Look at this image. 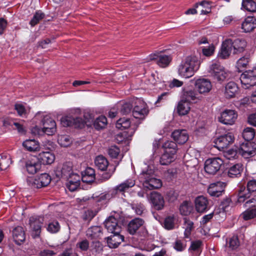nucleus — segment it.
I'll return each instance as SVG.
<instances>
[{"label": "nucleus", "mask_w": 256, "mask_h": 256, "mask_svg": "<svg viewBox=\"0 0 256 256\" xmlns=\"http://www.w3.org/2000/svg\"><path fill=\"white\" fill-rule=\"evenodd\" d=\"M200 65L198 57L196 56H188L180 64L178 69V74L183 78H189L198 70Z\"/></svg>", "instance_id": "f257e3e1"}, {"label": "nucleus", "mask_w": 256, "mask_h": 256, "mask_svg": "<svg viewBox=\"0 0 256 256\" xmlns=\"http://www.w3.org/2000/svg\"><path fill=\"white\" fill-rule=\"evenodd\" d=\"M96 166L101 171H106L102 178L104 181L109 180L116 171V166L109 164L106 157L102 155L97 156L94 160Z\"/></svg>", "instance_id": "f03ea898"}, {"label": "nucleus", "mask_w": 256, "mask_h": 256, "mask_svg": "<svg viewBox=\"0 0 256 256\" xmlns=\"http://www.w3.org/2000/svg\"><path fill=\"white\" fill-rule=\"evenodd\" d=\"M256 191V180H249L246 187L242 186L240 187L238 194V202L240 203L244 202L248 198H250L252 193ZM236 197L233 196V198Z\"/></svg>", "instance_id": "7ed1b4c3"}, {"label": "nucleus", "mask_w": 256, "mask_h": 256, "mask_svg": "<svg viewBox=\"0 0 256 256\" xmlns=\"http://www.w3.org/2000/svg\"><path fill=\"white\" fill-rule=\"evenodd\" d=\"M223 164L224 160L218 157L208 158L204 162V170L210 174H214Z\"/></svg>", "instance_id": "20e7f679"}, {"label": "nucleus", "mask_w": 256, "mask_h": 256, "mask_svg": "<svg viewBox=\"0 0 256 256\" xmlns=\"http://www.w3.org/2000/svg\"><path fill=\"white\" fill-rule=\"evenodd\" d=\"M144 224V221L143 219L139 218H134L128 224L127 226L128 232L134 235L136 233H139L138 232L139 229L142 230V234L141 236H146L148 232L146 228H143Z\"/></svg>", "instance_id": "39448f33"}, {"label": "nucleus", "mask_w": 256, "mask_h": 256, "mask_svg": "<svg viewBox=\"0 0 256 256\" xmlns=\"http://www.w3.org/2000/svg\"><path fill=\"white\" fill-rule=\"evenodd\" d=\"M149 110L146 104L140 100H137L134 102L132 110V116L136 118L144 120Z\"/></svg>", "instance_id": "423d86ee"}, {"label": "nucleus", "mask_w": 256, "mask_h": 256, "mask_svg": "<svg viewBox=\"0 0 256 256\" xmlns=\"http://www.w3.org/2000/svg\"><path fill=\"white\" fill-rule=\"evenodd\" d=\"M234 138L231 132L220 136L216 138L214 142V146L220 150H222L234 142Z\"/></svg>", "instance_id": "0eeeda50"}, {"label": "nucleus", "mask_w": 256, "mask_h": 256, "mask_svg": "<svg viewBox=\"0 0 256 256\" xmlns=\"http://www.w3.org/2000/svg\"><path fill=\"white\" fill-rule=\"evenodd\" d=\"M52 180L51 176L47 173L38 176L36 178L30 180L29 185L32 188H40L47 186Z\"/></svg>", "instance_id": "6e6552de"}, {"label": "nucleus", "mask_w": 256, "mask_h": 256, "mask_svg": "<svg viewBox=\"0 0 256 256\" xmlns=\"http://www.w3.org/2000/svg\"><path fill=\"white\" fill-rule=\"evenodd\" d=\"M202 96L196 88H184L182 89L181 98L189 103H196L202 99Z\"/></svg>", "instance_id": "1a4fd4ad"}, {"label": "nucleus", "mask_w": 256, "mask_h": 256, "mask_svg": "<svg viewBox=\"0 0 256 256\" xmlns=\"http://www.w3.org/2000/svg\"><path fill=\"white\" fill-rule=\"evenodd\" d=\"M238 118L236 112L232 110H226L218 116V121L226 125L233 124Z\"/></svg>", "instance_id": "9d476101"}, {"label": "nucleus", "mask_w": 256, "mask_h": 256, "mask_svg": "<svg viewBox=\"0 0 256 256\" xmlns=\"http://www.w3.org/2000/svg\"><path fill=\"white\" fill-rule=\"evenodd\" d=\"M210 70L214 78L220 82H224L228 76L224 68L219 63L212 64L210 66Z\"/></svg>", "instance_id": "9b49d317"}, {"label": "nucleus", "mask_w": 256, "mask_h": 256, "mask_svg": "<svg viewBox=\"0 0 256 256\" xmlns=\"http://www.w3.org/2000/svg\"><path fill=\"white\" fill-rule=\"evenodd\" d=\"M252 70L243 72L240 77V80L244 88H248L256 84V74Z\"/></svg>", "instance_id": "f8f14e48"}, {"label": "nucleus", "mask_w": 256, "mask_h": 256, "mask_svg": "<svg viewBox=\"0 0 256 256\" xmlns=\"http://www.w3.org/2000/svg\"><path fill=\"white\" fill-rule=\"evenodd\" d=\"M61 122L64 126H74L76 128H82L85 126V121L81 118L66 116L62 118Z\"/></svg>", "instance_id": "ddd939ff"}, {"label": "nucleus", "mask_w": 256, "mask_h": 256, "mask_svg": "<svg viewBox=\"0 0 256 256\" xmlns=\"http://www.w3.org/2000/svg\"><path fill=\"white\" fill-rule=\"evenodd\" d=\"M195 88L198 94H206L209 92L212 88L210 81L206 78H198L194 82Z\"/></svg>", "instance_id": "4468645a"}, {"label": "nucleus", "mask_w": 256, "mask_h": 256, "mask_svg": "<svg viewBox=\"0 0 256 256\" xmlns=\"http://www.w3.org/2000/svg\"><path fill=\"white\" fill-rule=\"evenodd\" d=\"M104 226L109 232H120L122 230L121 224L118 220L113 216H109L104 222Z\"/></svg>", "instance_id": "2eb2a0df"}, {"label": "nucleus", "mask_w": 256, "mask_h": 256, "mask_svg": "<svg viewBox=\"0 0 256 256\" xmlns=\"http://www.w3.org/2000/svg\"><path fill=\"white\" fill-rule=\"evenodd\" d=\"M43 220L41 221L39 218L31 217L29 220L30 228L32 230L31 236L33 238H40Z\"/></svg>", "instance_id": "dca6fc26"}, {"label": "nucleus", "mask_w": 256, "mask_h": 256, "mask_svg": "<svg viewBox=\"0 0 256 256\" xmlns=\"http://www.w3.org/2000/svg\"><path fill=\"white\" fill-rule=\"evenodd\" d=\"M42 123L45 134L48 136L53 135L56 130V122L50 116H44Z\"/></svg>", "instance_id": "f3484780"}, {"label": "nucleus", "mask_w": 256, "mask_h": 256, "mask_svg": "<svg viewBox=\"0 0 256 256\" xmlns=\"http://www.w3.org/2000/svg\"><path fill=\"white\" fill-rule=\"evenodd\" d=\"M256 200L254 198H252L246 202L245 207L250 208L243 213V218L244 220H248L256 217Z\"/></svg>", "instance_id": "a211bd4d"}, {"label": "nucleus", "mask_w": 256, "mask_h": 256, "mask_svg": "<svg viewBox=\"0 0 256 256\" xmlns=\"http://www.w3.org/2000/svg\"><path fill=\"white\" fill-rule=\"evenodd\" d=\"M225 186V183L222 182L212 183L208 188V192L212 196L219 197L224 193Z\"/></svg>", "instance_id": "6ab92c4d"}, {"label": "nucleus", "mask_w": 256, "mask_h": 256, "mask_svg": "<svg viewBox=\"0 0 256 256\" xmlns=\"http://www.w3.org/2000/svg\"><path fill=\"white\" fill-rule=\"evenodd\" d=\"M194 204L196 210L200 213L206 212L210 208L208 200L203 196H198L196 198Z\"/></svg>", "instance_id": "aec40b11"}, {"label": "nucleus", "mask_w": 256, "mask_h": 256, "mask_svg": "<svg viewBox=\"0 0 256 256\" xmlns=\"http://www.w3.org/2000/svg\"><path fill=\"white\" fill-rule=\"evenodd\" d=\"M242 155L252 156L256 154V144L254 142H244L240 146Z\"/></svg>", "instance_id": "412c9836"}, {"label": "nucleus", "mask_w": 256, "mask_h": 256, "mask_svg": "<svg viewBox=\"0 0 256 256\" xmlns=\"http://www.w3.org/2000/svg\"><path fill=\"white\" fill-rule=\"evenodd\" d=\"M150 202L154 208L158 210H162L164 206V200L162 194L158 192H152L150 196Z\"/></svg>", "instance_id": "4be33fe9"}, {"label": "nucleus", "mask_w": 256, "mask_h": 256, "mask_svg": "<svg viewBox=\"0 0 256 256\" xmlns=\"http://www.w3.org/2000/svg\"><path fill=\"white\" fill-rule=\"evenodd\" d=\"M124 236L120 232H114L106 238L108 246L110 248H116L124 241Z\"/></svg>", "instance_id": "5701e85b"}, {"label": "nucleus", "mask_w": 256, "mask_h": 256, "mask_svg": "<svg viewBox=\"0 0 256 256\" xmlns=\"http://www.w3.org/2000/svg\"><path fill=\"white\" fill-rule=\"evenodd\" d=\"M141 174L144 176H146L144 184L150 190L158 189L162 186V181L160 179L154 178H149V176H147L148 173L146 172L142 171Z\"/></svg>", "instance_id": "b1692460"}, {"label": "nucleus", "mask_w": 256, "mask_h": 256, "mask_svg": "<svg viewBox=\"0 0 256 256\" xmlns=\"http://www.w3.org/2000/svg\"><path fill=\"white\" fill-rule=\"evenodd\" d=\"M172 137L176 143L182 144L186 143L188 139V135L185 130H176L172 134Z\"/></svg>", "instance_id": "393cba45"}, {"label": "nucleus", "mask_w": 256, "mask_h": 256, "mask_svg": "<svg viewBox=\"0 0 256 256\" xmlns=\"http://www.w3.org/2000/svg\"><path fill=\"white\" fill-rule=\"evenodd\" d=\"M150 60H156V64L162 68H165L168 66L171 61L170 56L158 54H152L149 56Z\"/></svg>", "instance_id": "a878e982"}, {"label": "nucleus", "mask_w": 256, "mask_h": 256, "mask_svg": "<svg viewBox=\"0 0 256 256\" xmlns=\"http://www.w3.org/2000/svg\"><path fill=\"white\" fill-rule=\"evenodd\" d=\"M36 160L40 164H50L54 162L55 156L50 152H42L38 154Z\"/></svg>", "instance_id": "bb28decb"}, {"label": "nucleus", "mask_w": 256, "mask_h": 256, "mask_svg": "<svg viewBox=\"0 0 256 256\" xmlns=\"http://www.w3.org/2000/svg\"><path fill=\"white\" fill-rule=\"evenodd\" d=\"M230 44L234 54L242 52L247 44L246 42L243 38H236L234 40L230 38Z\"/></svg>", "instance_id": "cd10ccee"}, {"label": "nucleus", "mask_w": 256, "mask_h": 256, "mask_svg": "<svg viewBox=\"0 0 256 256\" xmlns=\"http://www.w3.org/2000/svg\"><path fill=\"white\" fill-rule=\"evenodd\" d=\"M12 237L15 243L18 245H20L26 240L24 228L20 226L16 227L12 230Z\"/></svg>", "instance_id": "c85d7f7f"}, {"label": "nucleus", "mask_w": 256, "mask_h": 256, "mask_svg": "<svg viewBox=\"0 0 256 256\" xmlns=\"http://www.w3.org/2000/svg\"><path fill=\"white\" fill-rule=\"evenodd\" d=\"M230 44V38L226 39L222 42L221 49L218 53L219 58L226 59L230 56L232 50Z\"/></svg>", "instance_id": "c756f323"}, {"label": "nucleus", "mask_w": 256, "mask_h": 256, "mask_svg": "<svg viewBox=\"0 0 256 256\" xmlns=\"http://www.w3.org/2000/svg\"><path fill=\"white\" fill-rule=\"evenodd\" d=\"M26 168L27 172L32 174L36 173L40 168L41 164L36 160V158L31 160H28L26 163Z\"/></svg>", "instance_id": "7c9ffc66"}, {"label": "nucleus", "mask_w": 256, "mask_h": 256, "mask_svg": "<svg viewBox=\"0 0 256 256\" xmlns=\"http://www.w3.org/2000/svg\"><path fill=\"white\" fill-rule=\"evenodd\" d=\"M82 175V180L84 183L91 184L95 180V170L90 167H88Z\"/></svg>", "instance_id": "2f4dec72"}, {"label": "nucleus", "mask_w": 256, "mask_h": 256, "mask_svg": "<svg viewBox=\"0 0 256 256\" xmlns=\"http://www.w3.org/2000/svg\"><path fill=\"white\" fill-rule=\"evenodd\" d=\"M256 19L254 16H248L242 24V28L245 32L252 31L256 27Z\"/></svg>", "instance_id": "473e14b6"}, {"label": "nucleus", "mask_w": 256, "mask_h": 256, "mask_svg": "<svg viewBox=\"0 0 256 256\" xmlns=\"http://www.w3.org/2000/svg\"><path fill=\"white\" fill-rule=\"evenodd\" d=\"M238 91V87L234 82H230L225 86V94L226 98H234Z\"/></svg>", "instance_id": "72a5a7b5"}, {"label": "nucleus", "mask_w": 256, "mask_h": 256, "mask_svg": "<svg viewBox=\"0 0 256 256\" xmlns=\"http://www.w3.org/2000/svg\"><path fill=\"white\" fill-rule=\"evenodd\" d=\"M242 170V165L240 164H236L228 168V176L232 178H238L241 176Z\"/></svg>", "instance_id": "f704fd0d"}, {"label": "nucleus", "mask_w": 256, "mask_h": 256, "mask_svg": "<svg viewBox=\"0 0 256 256\" xmlns=\"http://www.w3.org/2000/svg\"><path fill=\"white\" fill-rule=\"evenodd\" d=\"M102 228L100 226H92L86 231V236L91 239L100 238L102 234Z\"/></svg>", "instance_id": "c9c22d12"}, {"label": "nucleus", "mask_w": 256, "mask_h": 256, "mask_svg": "<svg viewBox=\"0 0 256 256\" xmlns=\"http://www.w3.org/2000/svg\"><path fill=\"white\" fill-rule=\"evenodd\" d=\"M190 110V103L183 100L181 98L178 103L176 108V111L180 116H184L188 114Z\"/></svg>", "instance_id": "e433bc0d"}, {"label": "nucleus", "mask_w": 256, "mask_h": 256, "mask_svg": "<svg viewBox=\"0 0 256 256\" xmlns=\"http://www.w3.org/2000/svg\"><path fill=\"white\" fill-rule=\"evenodd\" d=\"M72 163L70 162H66L62 165L60 170V178L66 179L73 173L72 170Z\"/></svg>", "instance_id": "4c0bfd02"}, {"label": "nucleus", "mask_w": 256, "mask_h": 256, "mask_svg": "<svg viewBox=\"0 0 256 256\" xmlns=\"http://www.w3.org/2000/svg\"><path fill=\"white\" fill-rule=\"evenodd\" d=\"M194 207L192 204L188 201L185 200L180 204L179 210L182 216H187L193 211Z\"/></svg>", "instance_id": "58836bf2"}, {"label": "nucleus", "mask_w": 256, "mask_h": 256, "mask_svg": "<svg viewBox=\"0 0 256 256\" xmlns=\"http://www.w3.org/2000/svg\"><path fill=\"white\" fill-rule=\"evenodd\" d=\"M23 146L30 152H35L39 150L40 144L35 140H26L22 143Z\"/></svg>", "instance_id": "ea45409f"}, {"label": "nucleus", "mask_w": 256, "mask_h": 256, "mask_svg": "<svg viewBox=\"0 0 256 256\" xmlns=\"http://www.w3.org/2000/svg\"><path fill=\"white\" fill-rule=\"evenodd\" d=\"M212 2L208 0H202L200 2L195 4L196 8H198L199 6L202 7L200 10V14H206L211 12V4Z\"/></svg>", "instance_id": "a19ab883"}, {"label": "nucleus", "mask_w": 256, "mask_h": 256, "mask_svg": "<svg viewBox=\"0 0 256 256\" xmlns=\"http://www.w3.org/2000/svg\"><path fill=\"white\" fill-rule=\"evenodd\" d=\"M176 154L164 152L160 158V162L161 165L167 166L174 162L175 159Z\"/></svg>", "instance_id": "79ce46f5"}, {"label": "nucleus", "mask_w": 256, "mask_h": 256, "mask_svg": "<svg viewBox=\"0 0 256 256\" xmlns=\"http://www.w3.org/2000/svg\"><path fill=\"white\" fill-rule=\"evenodd\" d=\"M135 184V181L132 179H128L116 186L115 190L116 192H125L129 188H132Z\"/></svg>", "instance_id": "37998d69"}, {"label": "nucleus", "mask_w": 256, "mask_h": 256, "mask_svg": "<svg viewBox=\"0 0 256 256\" xmlns=\"http://www.w3.org/2000/svg\"><path fill=\"white\" fill-rule=\"evenodd\" d=\"M240 242L238 236H233L226 239V246L230 250H236L240 246Z\"/></svg>", "instance_id": "c03bdc74"}, {"label": "nucleus", "mask_w": 256, "mask_h": 256, "mask_svg": "<svg viewBox=\"0 0 256 256\" xmlns=\"http://www.w3.org/2000/svg\"><path fill=\"white\" fill-rule=\"evenodd\" d=\"M162 148L164 149V152L172 154H176L178 150L177 144L175 142L167 141L165 142L163 145Z\"/></svg>", "instance_id": "a18cd8bd"}, {"label": "nucleus", "mask_w": 256, "mask_h": 256, "mask_svg": "<svg viewBox=\"0 0 256 256\" xmlns=\"http://www.w3.org/2000/svg\"><path fill=\"white\" fill-rule=\"evenodd\" d=\"M107 124L106 118L104 116H100L94 120L93 124L96 130H100L104 128Z\"/></svg>", "instance_id": "49530a36"}, {"label": "nucleus", "mask_w": 256, "mask_h": 256, "mask_svg": "<svg viewBox=\"0 0 256 256\" xmlns=\"http://www.w3.org/2000/svg\"><path fill=\"white\" fill-rule=\"evenodd\" d=\"M130 126V119L126 118H119L116 124V126L118 129L124 130L128 129Z\"/></svg>", "instance_id": "de8ad7c7"}, {"label": "nucleus", "mask_w": 256, "mask_h": 256, "mask_svg": "<svg viewBox=\"0 0 256 256\" xmlns=\"http://www.w3.org/2000/svg\"><path fill=\"white\" fill-rule=\"evenodd\" d=\"M102 250V244L99 241H93L90 246V252L94 256L100 254Z\"/></svg>", "instance_id": "09e8293b"}, {"label": "nucleus", "mask_w": 256, "mask_h": 256, "mask_svg": "<svg viewBox=\"0 0 256 256\" xmlns=\"http://www.w3.org/2000/svg\"><path fill=\"white\" fill-rule=\"evenodd\" d=\"M242 7L248 12H256V2L254 0H242Z\"/></svg>", "instance_id": "8fccbe9b"}, {"label": "nucleus", "mask_w": 256, "mask_h": 256, "mask_svg": "<svg viewBox=\"0 0 256 256\" xmlns=\"http://www.w3.org/2000/svg\"><path fill=\"white\" fill-rule=\"evenodd\" d=\"M237 196L238 194L232 196L231 198L226 197L222 201L220 204V208L222 210L226 211V208L230 206V204L232 202V201H235L236 203H238V197H235L233 198V196ZM239 204L240 203L239 202Z\"/></svg>", "instance_id": "3c124183"}, {"label": "nucleus", "mask_w": 256, "mask_h": 256, "mask_svg": "<svg viewBox=\"0 0 256 256\" xmlns=\"http://www.w3.org/2000/svg\"><path fill=\"white\" fill-rule=\"evenodd\" d=\"M255 136L254 130L252 128H246L243 130L242 137L245 142H250L253 140Z\"/></svg>", "instance_id": "603ef678"}, {"label": "nucleus", "mask_w": 256, "mask_h": 256, "mask_svg": "<svg viewBox=\"0 0 256 256\" xmlns=\"http://www.w3.org/2000/svg\"><path fill=\"white\" fill-rule=\"evenodd\" d=\"M74 182H72V180H68L67 182L66 187L70 192L75 191L80 185V176H76Z\"/></svg>", "instance_id": "864d4df0"}, {"label": "nucleus", "mask_w": 256, "mask_h": 256, "mask_svg": "<svg viewBox=\"0 0 256 256\" xmlns=\"http://www.w3.org/2000/svg\"><path fill=\"white\" fill-rule=\"evenodd\" d=\"M44 18V14L40 12H36L32 18L30 22V24L32 26H34L37 24L39 22Z\"/></svg>", "instance_id": "5fc2aeb1"}, {"label": "nucleus", "mask_w": 256, "mask_h": 256, "mask_svg": "<svg viewBox=\"0 0 256 256\" xmlns=\"http://www.w3.org/2000/svg\"><path fill=\"white\" fill-rule=\"evenodd\" d=\"M60 225L58 222L53 221L50 222L46 228L47 230L52 233L54 234L59 232L60 230Z\"/></svg>", "instance_id": "6e6d98bb"}, {"label": "nucleus", "mask_w": 256, "mask_h": 256, "mask_svg": "<svg viewBox=\"0 0 256 256\" xmlns=\"http://www.w3.org/2000/svg\"><path fill=\"white\" fill-rule=\"evenodd\" d=\"M202 245V242L200 240L192 241L191 242L190 246L188 250L191 252H200V253L201 252V250H200V248Z\"/></svg>", "instance_id": "4d7b16f0"}, {"label": "nucleus", "mask_w": 256, "mask_h": 256, "mask_svg": "<svg viewBox=\"0 0 256 256\" xmlns=\"http://www.w3.org/2000/svg\"><path fill=\"white\" fill-rule=\"evenodd\" d=\"M224 156L228 160H234L238 157V152L236 150L233 148L230 149L224 152Z\"/></svg>", "instance_id": "13d9d810"}, {"label": "nucleus", "mask_w": 256, "mask_h": 256, "mask_svg": "<svg viewBox=\"0 0 256 256\" xmlns=\"http://www.w3.org/2000/svg\"><path fill=\"white\" fill-rule=\"evenodd\" d=\"M134 106L130 102L124 104L120 108V112L122 114H127L132 112Z\"/></svg>", "instance_id": "bf43d9fd"}, {"label": "nucleus", "mask_w": 256, "mask_h": 256, "mask_svg": "<svg viewBox=\"0 0 256 256\" xmlns=\"http://www.w3.org/2000/svg\"><path fill=\"white\" fill-rule=\"evenodd\" d=\"M215 46L214 44H210L208 47L204 46L202 48V54L206 56H212L214 52Z\"/></svg>", "instance_id": "052dcab7"}, {"label": "nucleus", "mask_w": 256, "mask_h": 256, "mask_svg": "<svg viewBox=\"0 0 256 256\" xmlns=\"http://www.w3.org/2000/svg\"><path fill=\"white\" fill-rule=\"evenodd\" d=\"M76 246L82 251L84 252L87 251L89 248H90L89 242L86 239L83 240L82 241L78 242L76 244Z\"/></svg>", "instance_id": "680f3d73"}, {"label": "nucleus", "mask_w": 256, "mask_h": 256, "mask_svg": "<svg viewBox=\"0 0 256 256\" xmlns=\"http://www.w3.org/2000/svg\"><path fill=\"white\" fill-rule=\"evenodd\" d=\"M164 227L167 230H172L174 228V218L173 217L169 216L166 217L164 222Z\"/></svg>", "instance_id": "e2e57ef3"}, {"label": "nucleus", "mask_w": 256, "mask_h": 256, "mask_svg": "<svg viewBox=\"0 0 256 256\" xmlns=\"http://www.w3.org/2000/svg\"><path fill=\"white\" fill-rule=\"evenodd\" d=\"M120 152V150L116 146H112L108 150V154L112 158H116Z\"/></svg>", "instance_id": "0e129e2a"}, {"label": "nucleus", "mask_w": 256, "mask_h": 256, "mask_svg": "<svg viewBox=\"0 0 256 256\" xmlns=\"http://www.w3.org/2000/svg\"><path fill=\"white\" fill-rule=\"evenodd\" d=\"M249 62V58L248 56H243L240 58L237 62L236 64L238 69L246 68Z\"/></svg>", "instance_id": "69168bd1"}, {"label": "nucleus", "mask_w": 256, "mask_h": 256, "mask_svg": "<svg viewBox=\"0 0 256 256\" xmlns=\"http://www.w3.org/2000/svg\"><path fill=\"white\" fill-rule=\"evenodd\" d=\"M96 215V214L92 210H87L82 215V219L84 221H90Z\"/></svg>", "instance_id": "338daca9"}, {"label": "nucleus", "mask_w": 256, "mask_h": 256, "mask_svg": "<svg viewBox=\"0 0 256 256\" xmlns=\"http://www.w3.org/2000/svg\"><path fill=\"white\" fill-rule=\"evenodd\" d=\"M186 244L180 240H176L174 243V248L178 252H182L185 250Z\"/></svg>", "instance_id": "774afa93"}]
</instances>
